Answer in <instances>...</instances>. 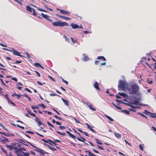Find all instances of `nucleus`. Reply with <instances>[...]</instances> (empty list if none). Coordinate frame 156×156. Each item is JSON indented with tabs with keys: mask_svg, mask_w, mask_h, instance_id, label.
Wrapping results in <instances>:
<instances>
[{
	"mask_svg": "<svg viewBox=\"0 0 156 156\" xmlns=\"http://www.w3.org/2000/svg\"><path fill=\"white\" fill-rule=\"evenodd\" d=\"M112 104L114 105V106L117 109L119 110H121L122 108L119 106L115 104L113 102H112Z\"/></svg>",
	"mask_w": 156,
	"mask_h": 156,
	"instance_id": "c756f323",
	"label": "nucleus"
},
{
	"mask_svg": "<svg viewBox=\"0 0 156 156\" xmlns=\"http://www.w3.org/2000/svg\"><path fill=\"white\" fill-rule=\"evenodd\" d=\"M133 103V104L137 105L138 104L139 102L138 101H135Z\"/></svg>",
	"mask_w": 156,
	"mask_h": 156,
	"instance_id": "13d9d810",
	"label": "nucleus"
},
{
	"mask_svg": "<svg viewBox=\"0 0 156 156\" xmlns=\"http://www.w3.org/2000/svg\"><path fill=\"white\" fill-rule=\"evenodd\" d=\"M0 80L1 81V83L2 85L5 86L6 87H8L6 85V84L4 83L3 80L2 79H0Z\"/></svg>",
	"mask_w": 156,
	"mask_h": 156,
	"instance_id": "473e14b6",
	"label": "nucleus"
},
{
	"mask_svg": "<svg viewBox=\"0 0 156 156\" xmlns=\"http://www.w3.org/2000/svg\"><path fill=\"white\" fill-rule=\"evenodd\" d=\"M57 95L56 94H54L53 93H50V96H56Z\"/></svg>",
	"mask_w": 156,
	"mask_h": 156,
	"instance_id": "052dcab7",
	"label": "nucleus"
},
{
	"mask_svg": "<svg viewBox=\"0 0 156 156\" xmlns=\"http://www.w3.org/2000/svg\"><path fill=\"white\" fill-rule=\"evenodd\" d=\"M121 112H123L127 114H130L129 112L127 110H122L121 111Z\"/></svg>",
	"mask_w": 156,
	"mask_h": 156,
	"instance_id": "a878e982",
	"label": "nucleus"
},
{
	"mask_svg": "<svg viewBox=\"0 0 156 156\" xmlns=\"http://www.w3.org/2000/svg\"><path fill=\"white\" fill-rule=\"evenodd\" d=\"M48 148L53 151H56V150L55 148L50 145H48Z\"/></svg>",
	"mask_w": 156,
	"mask_h": 156,
	"instance_id": "7c9ffc66",
	"label": "nucleus"
},
{
	"mask_svg": "<svg viewBox=\"0 0 156 156\" xmlns=\"http://www.w3.org/2000/svg\"><path fill=\"white\" fill-rule=\"evenodd\" d=\"M35 121L36 122L38 123V126H41L42 124L44 125V124L42 123L41 120L39 119L38 117H36V118H35Z\"/></svg>",
	"mask_w": 156,
	"mask_h": 156,
	"instance_id": "9d476101",
	"label": "nucleus"
},
{
	"mask_svg": "<svg viewBox=\"0 0 156 156\" xmlns=\"http://www.w3.org/2000/svg\"><path fill=\"white\" fill-rule=\"evenodd\" d=\"M70 26H71L72 28L73 29L79 28V26L77 24H74L73 23H72L70 25Z\"/></svg>",
	"mask_w": 156,
	"mask_h": 156,
	"instance_id": "dca6fc26",
	"label": "nucleus"
},
{
	"mask_svg": "<svg viewBox=\"0 0 156 156\" xmlns=\"http://www.w3.org/2000/svg\"><path fill=\"white\" fill-rule=\"evenodd\" d=\"M118 87L119 90H124L125 89L128 90V84L126 81L120 80L119 81Z\"/></svg>",
	"mask_w": 156,
	"mask_h": 156,
	"instance_id": "f03ea898",
	"label": "nucleus"
},
{
	"mask_svg": "<svg viewBox=\"0 0 156 156\" xmlns=\"http://www.w3.org/2000/svg\"><path fill=\"white\" fill-rule=\"evenodd\" d=\"M52 24L54 26L63 27L64 26H68L67 23L65 22H62L61 20L55 21L52 23Z\"/></svg>",
	"mask_w": 156,
	"mask_h": 156,
	"instance_id": "7ed1b4c3",
	"label": "nucleus"
},
{
	"mask_svg": "<svg viewBox=\"0 0 156 156\" xmlns=\"http://www.w3.org/2000/svg\"><path fill=\"white\" fill-rule=\"evenodd\" d=\"M144 112H145V114L146 115H148V114H151V112H149L148 111H147L146 110H144Z\"/></svg>",
	"mask_w": 156,
	"mask_h": 156,
	"instance_id": "6e6d98bb",
	"label": "nucleus"
},
{
	"mask_svg": "<svg viewBox=\"0 0 156 156\" xmlns=\"http://www.w3.org/2000/svg\"><path fill=\"white\" fill-rule=\"evenodd\" d=\"M6 156H12V155L11 154V152L9 153L8 154H6Z\"/></svg>",
	"mask_w": 156,
	"mask_h": 156,
	"instance_id": "774afa93",
	"label": "nucleus"
},
{
	"mask_svg": "<svg viewBox=\"0 0 156 156\" xmlns=\"http://www.w3.org/2000/svg\"><path fill=\"white\" fill-rule=\"evenodd\" d=\"M95 139L97 144L101 145L103 144V143H102V141H101V140L97 138H95Z\"/></svg>",
	"mask_w": 156,
	"mask_h": 156,
	"instance_id": "4be33fe9",
	"label": "nucleus"
},
{
	"mask_svg": "<svg viewBox=\"0 0 156 156\" xmlns=\"http://www.w3.org/2000/svg\"><path fill=\"white\" fill-rule=\"evenodd\" d=\"M53 144H51V143H49V144L51 145L52 146H55V145H57V144L55 143V142H53V143H52Z\"/></svg>",
	"mask_w": 156,
	"mask_h": 156,
	"instance_id": "680f3d73",
	"label": "nucleus"
},
{
	"mask_svg": "<svg viewBox=\"0 0 156 156\" xmlns=\"http://www.w3.org/2000/svg\"><path fill=\"white\" fill-rule=\"evenodd\" d=\"M35 151L39 152L41 155H44L45 154H48V153L41 149H38V150H35Z\"/></svg>",
	"mask_w": 156,
	"mask_h": 156,
	"instance_id": "6e6552de",
	"label": "nucleus"
},
{
	"mask_svg": "<svg viewBox=\"0 0 156 156\" xmlns=\"http://www.w3.org/2000/svg\"><path fill=\"white\" fill-rule=\"evenodd\" d=\"M48 77L51 80H52L53 82H55V80L52 77L48 75Z\"/></svg>",
	"mask_w": 156,
	"mask_h": 156,
	"instance_id": "37998d69",
	"label": "nucleus"
},
{
	"mask_svg": "<svg viewBox=\"0 0 156 156\" xmlns=\"http://www.w3.org/2000/svg\"><path fill=\"white\" fill-rule=\"evenodd\" d=\"M94 87L96 89L100 91V89L98 87V84L97 82H95L94 84Z\"/></svg>",
	"mask_w": 156,
	"mask_h": 156,
	"instance_id": "4468645a",
	"label": "nucleus"
},
{
	"mask_svg": "<svg viewBox=\"0 0 156 156\" xmlns=\"http://www.w3.org/2000/svg\"><path fill=\"white\" fill-rule=\"evenodd\" d=\"M53 141L55 142H61V141L57 139L54 140Z\"/></svg>",
	"mask_w": 156,
	"mask_h": 156,
	"instance_id": "0e129e2a",
	"label": "nucleus"
},
{
	"mask_svg": "<svg viewBox=\"0 0 156 156\" xmlns=\"http://www.w3.org/2000/svg\"><path fill=\"white\" fill-rule=\"evenodd\" d=\"M89 108L91 110L95 111L96 110L95 109L93 108V106L91 105H88Z\"/></svg>",
	"mask_w": 156,
	"mask_h": 156,
	"instance_id": "f704fd0d",
	"label": "nucleus"
},
{
	"mask_svg": "<svg viewBox=\"0 0 156 156\" xmlns=\"http://www.w3.org/2000/svg\"><path fill=\"white\" fill-rule=\"evenodd\" d=\"M62 101H63V102L65 104V105H66L67 106H68L69 105V101L67 100L66 99H65L63 98H62Z\"/></svg>",
	"mask_w": 156,
	"mask_h": 156,
	"instance_id": "a211bd4d",
	"label": "nucleus"
},
{
	"mask_svg": "<svg viewBox=\"0 0 156 156\" xmlns=\"http://www.w3.org/2000/svg\"><path fill=\"white\" fill-rule=\"evenodd\" d=\"M22 61L21 60L20 61H16V62H15V64H19L21 63L22 62Z\"/></svg>",
	"mask_w": 156,
	"mask_h": 156,
	"instance_id": "603ef678",
	"label": "nucleus"
},
{
	"mask_svg": "<svg viewBox=\"0 0 156 156\" xmlns=\"http://www.w3.org/2000/svg\"><path fill=\"white\" fill-rule=\"evenodd\" d=\"M118 94L120 95L121 96L123 97L124 98H126L128 96V95H127V94H125L124 93H122L119 92L118 93Z\"/></svg>",
	"mask_w": 156,
	"mask_h": 156,
	"instance_id": "412c9836",
	"label": "nucleus"
},
{
	"mask_svg": "<svg viewBox=\"0 0 156 156\" xmlns=\"http://www.w3.org/2000/svg\"><path fill=\"white\" fill-rule=\"evenodd\" d=\"M27 142L29 144H30L34 148L37 149V150H38V149H40V148L37 147L36 146H35L34 145H32L29 142H28V141H27Z\"/></svg>",
	"mask_w": 156,
	"mask_h": 156,
	"instance_id": "ea45409f",
	"label": "nucleus"
},
{
	"mask_svg": "<svg viewBox=\"0 0 156 156\" xmlns=\"http://www.w3.org/2000/svg\"><path fill=\"white\" fill-rule=\"evenodd\" d=\"M56 16L60 18H63V19H64L65 20H70L71 19V18H69V17H66V16H61V15H58V14H56Z\"/></svg>",
	"mask_w": 156,
	"mask_h": 156,
	"instance_id": "f8f14e48",
	"label": "nucleus"
},
{
	"mask_svg": "<svg viewBox=\"0 0 156 156\" xmlns=\"http://www.w3.org/2000/svg\"><path fill=\"white\" fill-rule=\"evenodd\" d=\"M22 150H23V151H26V149L23 147H21L19 148H17V151H20L21 152H23L22 151Z\"/></svg>",
	"mask_w": 156,
	"mask_h": 156,
	"instance_id": "393cba45",
	"label": "nucleus"
},
{
	"mask_svg": "<svg viewBox=\"0 0 156 156\" xmlns=\"http://www.w3.org/2000/svg\"><path fill=\"white\" fill-rule=\"evenodd\" d=\"M27 56L28 58H30V55L29 54H28L27 52L26 53Z\"/></svg>",
	"mask_w": 156,
	"mask_h": 156,
	"instance_id": "338daca9",
	"label": "nucleus"
},
{
	"mask_svg": "<svg viewBox=\"0 0 156 156\" xmlns=\"http://www.w3.org/2000/svg\"><path fill=\"white\" fill-rule=\"evenodd\" d=\"M8 102L9 103H11L13 106H16V104L14 103L13 102H12L10 100H9V101H8Z\"/></svg>",
	"mask_w": 156,
	"mask_h": 156,
	"instance_id": "58836bf2",
	"label": "nucleus"
},
{
	"mask_svg": "<svg viewBox=\"0 0 156 156\" xmlns=\"http://www.w3.org/2000/svg\"><path fill=\"white\" fill-rule=\"evenodd\" d=\"M66 132L73 139H75L76 138L79 141H81L82 142H84L82 140V139H80V138L78 137H76V136L75 135L72 134L69 131H66Z\"/></svg>",
	"mask_w": 156,
	"mask_h": 156,
	"instance_id": "423d86ee",
	"label": "nucleus"
},
{
	"mask_svg": "<svg viewBox=\"0 0 156 156\" xmlns=\"http://www.w3.org/2000/svg\"><path fill=\"white\" fill-rule=\"evenodd\" d=\"M97 59L99 60H101L103 61H105L106 59L103 56H99L98 57Z\"/></svg>",
	"mask_w": 156,
	"mask_h": 156,
	"instance_id": "aec40b11",
	"label": "nucleus"
},
{
	"mask_svg": "<svg viewBox=\"0 0 156 156\" xmlns=\"http://www.w3.org/2000/svg\"><path fill=\"white\" fill-rule=\"evenodd\" d=\"M59 128L60 129H63L66 128L63 126H59Z\"/></svg>",
	"mask_w": 156,
	"mask_h": 156,
	"instance_id": "e2e57ef3",
	"label": "nucleus"
},
{
	"mask_svg": "<svg viewBox=\"0 0 156 156\" xmlns=\"http://www.w3.org/2000/svg\"><path fill=\"white\" fill-rule=\"evenodd\" d=\"M1 136L4 138V139L1 140V141H2V142L5 143L6 142H8L9 141V140H8L7 138L5 137L2 136Z\"/></svg>",
	"mask_w": 156,
	"mask_h": 156,
	"instance_id": "ddd939ff",
	"label": "nucleus"
},
{
	"mask_svg": "<svg viewBox=\"0 0 156 156\" xmlns=\"http://www.w3.org/2000/svg\"><path fill=\"white\" fill-rule=\"evenodd\" d=\"M139 148L141 150L143 151L144 149V147L143 145H142L141 144H140L139 145Z\"/></svg>",
	"mask_w": 156,
	"mask_h": 156,
	"instance_id": "a18cd8bd",
	"label": "nucleus"
},
{
	"mask_svg": "<svg viewBox=\"0 0 156 156\" xmlns=\"http://www.w3.org/2000/svg\"><path fill=\"white\" fill-rule=\"evenodd\" d=\"M16 154H17V156H23V154L22 152H21L20 151H17V150L15 151Z\"/></svg>",
	"mask_w": 156,
	"mask_h": 156,
	"instance_id": "2eb2a0df",
	"label": "nucleus"
},
{
	"mask_svg": "<svg viewBox=\"0 0 156 156\" xmlns=\"http://www.w3.org/2000/svg\"><path fill=\"white\" fill-rule=\"evenodd\" d=\"M31 108L33 109H35L38 108V106L37 105L33 106L31 107Z\"/></svg>",
	"mask_w": 156,
	"mask_h": 156,
	"instance_id": "3c124183",
	"label": "nucleus"
},
{
	"mask_svg": "<svg viewBox=\"0 0 156 156\" xmlns=\"http://www.w3.org/2000/svg\"><path fill=\"white\" fill-rule=\"evenodd\" d=\"M83 133L86 136H89V134H88V133H87L86 132H83V133Z\"/></svg>",
	"mask_w": 156,
	"mask_h": 156,
	"instance_id": "69168bd1",
	"label": "nucleus"
},
{
	"mask_svg": "<svg viewBox=\"0 0 156 156\" xmlns=\"http://www.w3.org/2000/svg\"><path fill=\"white\" fill-rule=\"evenodd\" d=\"M15 1L19 3L20 5H22V1L23 0H20V1H18V0H14Z\"/></svg>",
	"mask_w": 156,
	"mask_h": 156,
	"instance_id": "4c0bfd02",
	"label": "nucleus"
},
{
	"mask_svg": "<svg viewBox=\"0 0 156 156\" xmlns=\"http://www.w3.org/2000/svg\"><path fill=\"white\" fill-rule=\"evenodd\" d=\"M105 117H106L107 118H108V119H109L111 121L113 122L114 121L113 119H112V118H111V117L108 116V115H105Z\"/></svg>",
	"mask_w": 156,
	"mask_h": 156,
	"instance_id": "bb28decb",
	"label": "nucleus"
},
{
	"mask_svg": "<svg viewBox=\"0 0 156 156\" xmlns=\"http://www.w3.org/2000/svg\"><path fill=\"white\" fill-rule=\"evenodd\" d=\"M86 125H87V127L88 129H89L92 132L95 133V131L93 129V126H90L88 123H86Z\"/></svg>",
	"mask_w": 156,
	"mask_h": 156,
	"instance_id": "9b49d317",
	"label": "nucleus"
},
{
	"mask_svg": "<svg viewBox=\"0 0 156 156\" xmlns=\"http://www.w3.org/2000/svg\"><path fill=\"white\" fill-rule=\"evenodd\" d=\"M3 134L6 136H9L10 134L7 133L6 132H4Z\"/></svg>",
	"mask_w": 156,
	"mask_h": 156,
	"instance_id": "79ce46f5",
	"label": "nucleus"
},
{
	"mask_svg": "<svg viewBox=\"0 0 156 156\" xmlns=\"http://www.w3.org/2000/svg\"><path fill=\"white\" fill-rule=\"evenodd\" d=\"M73 119L75 120V121L76 122V123H80V122L79 121V119H77L74 117L73 118Z\"/></svg>",
	"mask_w": 156,
	"mask_h": 156,
	"instance_id": "de8ad7c7",
	"label": "nucleus"
},
{
	"mask_svg": "<svg viewBox=\"0 0 156 156\" xmlns=\"http://www.w3.org/2000/svg\"><path fill=\"white\" fill-rule=\"evenodd\" d=\"M34 66L37 67H40L41 65L38 62H36L34 64Z\"/></svg>",
	"mask_w": 156,
	"mask_h": 156,
	"instance_id": "c9c22d12",
	"label": "nucleus"
},
{
	"mask_svg": "<svg viewBox=\"0 0 156 156\" xmlns=\"http://www.w3.org/2000/svg\"><path fill=\"white\" fill-rule=\"evenodd\" d=\"M2 152L5 154H7V151L5 150V149L3 148L2 150Z\"/></svg>",
	"mask_w": 156,
	"mask_h": 156,
	"instance_id": "864d4df0",
	"label": "nucleus"
},
{
	"mask_svg": "<svg viewBox=\"0 0 156 156\" xmlns=\"http://www.w3.org/2000/svg\"><path fill=\"white\" fill-rule=\"evenodd\" d=\"M13 54L14 55L19 56L21 57H24V56L20 55V53L16 50H13Z\"/></svg>",
	"mask_w": 156,
	"mask_h": 156,
	"instance_id": "1a4fd4ad",
	"label": "nucleus"
},
{
	"mask_svg": "<svg viewBox=\"0 0 156 156\" xmlns=\"http://www.w3.org/2000/svg\"><path fill=\"white\" fill-rule=\"evenodd\" d=\"M53 110L55 112H56L58 115H61L55 109H53Z\"/></svg>",
	"mask_w": 156,
	"mask_h": 156,
	"instance_id": "8fccbe9b",
	"label": "nucleus"
},
{
	"mask_svg": "<svg viewBox=\"0 0 156 156\" xmlns=\"http://www.w3.org/2000/svg\"><path fill=\"white\" fill-rule=\"evenodd\" d=\"M133 103H130L128 104V105L129 106H130L133 109L130 108L129 109V110L131 111H132L133 112H136V110H135L133 109H135L136 108H137V107L136 106H134L133 105Z\"/></svg>",
	"mask_w": 156,
	"mask_h": 156,
	"instance_id": "0eeeda50",
	"label": "nucleus"
},
{
	"mask_svg": "<svg viewBox=\"0 0 156 156\" xmlns=\"http://www.w3.org/2000/svg\"><path fill=\"white\" fill-rule=\"evenodd\" d=\"M62 81L65 83L66 84H68V82L65 80H64L62 78Z\"/></svg>",
	"mask_w": 156,
	"mask_h": 156,
	"instance_id": "4d7b16f0",
	"label": "nucleus"
},
{
	"mask_svg": "<svg viewBox=\"0 0 156 156\" xmlns=\"http://www.w3.org/2000/svg\"><path fill=\"white\" fill-rule=\"evenodd\" d=\"M60 12L62 13V14H70V12L67 11H65V10H64L63 9H61L60 10Z\"/></svg>",
	"mask_w": 156,
	"mask_h": 156,
	"instance_id": "6ab92c4d",
	"label": "nucleus"
},
{
	"mask_svg": "<svg viewBox=\"0 0 156 156\" xmlns=\"http://www.w3.org/2000/svg\"><path fill=\"white\" fill-rule=\"evenodd\" d=\"M2 152L5 154H7V151L5 150V149L3 148L2 150Z\"/></svg>",
	"mask_w": 156,
	"mask_h": 156,
	"instance_id": "5fc2aeb1",
	"label": "nucleus"
},
{
	"mask_svg": "<svg viewBox=\"0 0 156 156\" xmlns=\"http://www.w3.org/2000/svg\"><path fill=\"white\" fill-rule=\"evenodd\" d=\"M6 147L9 148L10 150L12 151L13 149L14 150L15 152V151L17 150V148L16 147V143H13L9 145H6Z\"/></svg>",
	"mask_w": 156,
	"mask_h": 156,
	"instance_id": "20e7f679",
	"label": "nucleus"
},
{
	"mask_svg": "<svg viewBox=\"0 0 156 156\" xmlns=\"http://www.w3.org/2000/svg\"><path fill=\"white\" fill-rule=\"evenodd\" d=\"M26 10L29 12L31 13L33 11L32 15L33 16H36L37 15V14L34 9L31 8L29 5H27L26 6Z\"/></svg>",
	"mask_w": 156,
	"mask_h": 156,
	"instance_id": "39448f33",
	"label": "nucleus"
},
{
	"mask_svg": "<svg viewBox=\"0 0 156 156\" xmlns=\"http://www.w3.org/2000/svg\"><path fill=\"white\" fill-rule=\"evenodd\" d=\"M34 72L36 73L37 74V76L38 77H40L41 76V75L40 73L37 71H35Z\"/></svg>",
	"mask_w": 156,
	"mask_h": 156,
	"instance_id": "c03bdc74",
	"label": "nucleus"
},
{
	"mask_svg": "<svg viewBox=\"0 0 156 156\" xmlns=\"http://www.w3.org/2000/svg\"><path fill=\"white\" fill-rule=\"evenodd\" d=\"M15 95L16 96L17 99H20L21 96V95L20 94H15Z\"/></svg>",
	"mask_w": 156,
	"mask_h": 156,
	"instance_id": "a19ab883",
	"label": "nucleus"
},
{
	"mask_svg": "<svg viewBox=\"0 0 156 156\" xmlns=\"http://www.w3.org/2000/svg\"><path fill=\"white\" fill-rule=\"evenodd\" d=\"M0 126L1 127H2V128H3V129H5V130H6V131H7V129H6L5 128V127H4V126L3 125H2V124H0Z\"/></svg>",
	"mask_w": 156,
	"mask_h": 156,
	"instance_id": "09e8293b",
	"label": "nucleus"
},
{
	"mask_svg": "<svg viewBox=\"0 0 156 156\" xmlns=\"http://www.w3.org/2000/svg\"><path fill=\"white\" fill-rule=\"evenodd\" d=\"M22 153L23 154V156H29L30 154V153L28 152H23Z\"/></svg>",
	"mask_w": 156,
	"mask_h": 156,
	"instance_id": "72a5a7b5",
	"label": "nucleus"
},
{
	"mask_svg": "<svg viewBox=\"0 0 156 156\" xmlns=\"http://www.w3.org/2000/svg\"><path fill=\"white\" fill-rule=\"evenodd\" d=\"M41 16L43 18L45 19L46 20L47 19V18H48V17L49 16H48L47 15H45L43 13H41Z\"/></svg>",
	"mask_w": 156,
	"mask_h": 156,
	"instance_id": "b1692460",
	"label": "nucleus"
},
{
	"mask_svg": "<svg viewBox=\"0 0 156 156\" xmlns=\"http://www.w3.org/2000/svg\"><path fill=\"white\" fill-rule=\"evenodd\" d=\"M151 116L152 118H156V114H155L151 113Z\"/></svg>",
	"mask_w": 156,
	"mask_h": 156,
	"instance_id": "49530a36",
	"label": "nucleus"
},
{
	"mask_svg": "<svg viewBox=\"0 0 156 156\" xmlns=\"http://www.w3.org/2000/svg\"><path fill=\"white\" fill-rule=\"evenodd\" d=\"M89 59L88 56H84L83 58V60L86 61L88 60Z\"/></svg>",
	"mask_w": 156,
	"mask_h": 156,
	"instance_id": "c85d7f7f",
	"label": "nucleus"
},
{
	"mask_svg": "<svg viewBox=\"0 0 156 156\" xmlns=\"http://www.w3.org/2000/svg\"><path fill=\"white\" fill-rule=\"evenodd\" d=\"M129 94H135L138 93L139 91V87L136 84H132L130 88H128L127 90Z\"/></svg>",
	"mask_w": 156,
	"mask_h": 156,
	"instance_id": "f257e3e1",
	"label": "nucleus"
},
{
	"mask_svg": "<svg viewBox=\"0 0 156 156\" xmlns=\"http://www.w3.org/2000/svg\"><path fill=\"white\" fill-rule=\"evenodd\" d=\"M19 142L21 143H22L23 144L27 146V144H25L26 142L22 139H20V140Z\"/></svg>",
	"mask_w": 156,
	"mask_h": 156,
	"instance_id": "cd10ccee",
	"label": "nucleus"
},
{
	"mask_svg": "<svg viewBox=\"0 0 156 156\" xmlns=\"http://www.w3.org/2000/svg\"><path fill=\"white\" fill-rule=\"evenodd\" d=\"M114 134L115 136L118 138H120L121 137V135L120 134L115 132Z\"/></svg>",
	"mask_w": 156,
	"mask_h": 156,
	"instance_id": "5701e85b",
	"label": "nucleus"
},
{
	"mask_svg": "<svg viewBox=\"0 0 156 156\" xmlns=\"http://www.w3.org/2000/svg\"><path fill=\"white\" fill-rule=\"evenodd\" d=\"M38 105L42 108L43 109H45L46 108V106H45L44 105L43 103H41L40 104H38Z\"/></svg>",
	"mask_w": 156,
	"mask_h": 156,
	"instance_id": "2f4dec72",
	"label": "nucleus"
},
{
	"mask_svg": "<svg viewBox=\"0 0 156 156\" xmlns=\"http://www.w3.org/2000/svg\"><path fill=\"white\" fill-rule=\"evenodd\" d=\"M70 39L72 41V42L74 44L76 42V41L75 40H74L73 38V37H71Z\"/></svg>",
	"mask_w": 156,
	"mask_h": 156,
	"instance_id": "bf43d9fd",
	"label": "nucleus"
},
{
	"mask_svg": "<svg viewBox=\"0 0 156 156\" xmlns=\"http://www.w3.org/2000/svg\"><path fill=\"white\" fill-rule=\"evenodd\" d=\"M85 152L86 154H88L90 156H96L94 153H92L91 151H85Z\"/></svg>",
	"mask_w": 156,
	"mask_h": 156,
	"instance_id": "f3484780",
	"label": "nucleus"
},
{
	"mask_svg": "<svg viewBox=\"0 0 156 156\" xmlns=\"http://www.w3.org/2000/svg\"><path fill=\"white\" fill-rule=\"evenodd\" d=\"M3 95L5 97V98L7 99V100L8 101H9L10 99H9V97H8V94H6L5 95L3 94Z\"/></svg>",
	"mask_w": 156,
	"mask_h": 156,
	"instance_id": "e433bc0d",
	"label": "nucleus"
}]
</instances>
